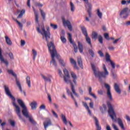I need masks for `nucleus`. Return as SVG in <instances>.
I'll return each mask as SVG.
<instances>
[{
  "instance_id": "obj_1",
  "label": "nucleus",
  "mask_w": 130,
  "mask_h": 130,
  "mask_svg": "<svg viewBox=\"0 0 130 130\" xmlns=\"http://www.w3.org/2000/svg\"><path fill=\"white\" fill-rule=\"evenodd\" d=\"M37 30L38 33H40V34L42 35L43 39L45 40L47 43L48 47L52 57V60L50 62L51 63H52L54 67L56 68L57 67V63H56V61H55V57L58 59V58L60 57V55L57 54V52H56V50L53 43H52V42H51L50 43H48L49 42V39H50L51 35L49 29L48 28L47 31H46L44 25L42 24L37 27Z\"/></svg>"
},
{
  "instance_id": "obj_2",
  "label": "nucleus",
  "mask_w": 130,
  "mask_h": 130,
  "mask_svg": "<svg viewBox=\"0 0 130 130\" xmlns=\"http://www.w3.org/2000/svg\"><path fill=\"white\" fill-rule=\"evenodd\" d=\"M91 66L95 77H96V78H99L100 82H102V78L106 79V78L109 76V72H108V70H107L105 64H103L102 72H100L99 69L96 67L94 64L91 63Z\"/></svg>"
},
{
  "instance_id": "obj_3",
  "label": "nucleus",
  "mask_w": 130,
  "mask_h": 130,
  "mask_svg": "<svg viewBox=\"0 0 130 130\" xmlns=\"http://www.w3.org/2000/svg\"><path fill=\"white\" fill-rule=\"evenodd\" d=\"M107 105L109 108L108 112L110 117H111L113 121L117 122L122 129H124V125L123 124V122H122V120L120 118H118L116 119V114H115V112L114 111L112 105H111L110 103L108 102Z\"/></svg>"
},
{
  "instance_id": "obj_4",
  "label": "nucleus",
  "mask_w": 130,
  "mask_h": 130,
  "mask_svg": "<svg viewBox=\"0 0 130 130\" xmlns=\"http://www.w3.org/2000/svg\"><path fill=\"white\" fill-rule=\"evenodd\" d=\"M17 102L20 107L22 109V112L23 115H24L26 118H28L29 122L31 123L32 124H36V122H35L34 119H33V117H32V115L30 114L29 111H28V109L27 108V107H26V105H25V104H24L23 101L21 99H18L17 100Z\"/></svg>"
},
{
  "instance_id": "obj_5",
  "label": "nucleus",
  "mask_w": 130,
  "mask_h": 130,
  "mask_svg": "<svg viewBox=\"0 0 130 130\" xmlns=\"http://www.w3.org/2000/svg\"><path fill=\"white\" fill-rule=\"evenodd\" d=\"M4 88L6 95H7L8 97H10L11 100L13 101L12 102V104L15 108V111L16 113L17 114L20 119H23L22 116H21V108H20V107L19 106L16 104V99L15 98V97H14V96H13V95H12V93H11V91H10V88L8 87V86L5 85L4 86Z\"/></svg>"
},
{
  "instance_id": "obj_6",
  "label": "nucleus",
  "mask_w": 130,
  "mask_h": 130,
  "mask_svg": "<svg viewBox=\"0 0 130 130\" xmlns=\"http://www.w3.org/2000/svg\"><path fill=\"white\" fill-rule=\"evenodd\" d=\"M63 72L64 74V76L63 77L64 82L66 83V84H70L71 85L72 93H73V94L75 95L76 97H79V94L76 92V90H75V86H74L73 82H72V80H71V76H70L69 71L67 69L64 68L63 69Z\"/></svg>"
},
{
  "instance_id": "obj_7",
  "label": "nucleus",
  "mask_w": 130,
  "mask_h": 130,
  "mask_svg": "<svg viewBox=\"0 0 130 130\" xmlns=\"http://www.w3.org/2000/svg\"><path fill=\"white\" fill-rule=\"evenodd\" d=\"M8 73H9V74H10V75H12L13 77H14V78H15L16 84L18 86L20 92H23V89H22V86H21L20 81H19V80L17 78V74H16L15 72H14L13 70H8Z\"/></svg>"
},
{
  "instance_id": "obj_8",
  "label": "nucleus",
  "mask_w": 130,
  "mask_h": 130,
  "mask_svg": "<svg viewBox=\"0 0 130 130\" xmlns=\"http://www.w3.org/2000/svg\"><path fill=\"white\" fill-rule=\"evenodd\" d=\"M105 87L107 89V97L111 102L113 101V98L112 94H111V90L110 89V85L108 84L105 83Z\"/></svg>"
},
{
  "instance_id": "obj_9",
  "label": "nucleus",
  "mask_w": 130,
  "mask_h": 130,
  "mask_svg": "<svg viewBox=\"0 0 130 130\" xmlns=\"http://www.w3.org/2000/svg\"><path fill=\"white\" fill-rule=\"evenodd\" d=\"M68 39L69 41H70V43L71 44H73V47L74 48V51L77 53L78 52V46H77V44L76 43L73 42V38L72 37V35L70 33L68 34Z\"/></svg>"
},
{
  "instance_id": "obj_10",
  "label": "nucleus",
  "mask_w": 130,
  "mask_h": 130,
  "mask_svg": "<svg viewBox=\"0 0 130 130\" xmlns=\"http://www.w3.org/2000/svg\"><path fill=\"white\" fill-rule=\"evenodd\" d=\"M127 11H128V8H125L122 10L121 12L120 13V16H123L122 18L123 19H126L127 17H128V13H127Z\"/></svg>"
},
{
  "instance_id": "obj_11",
  "label": "nucleus",
  "mask_w": 130,
  "mask_h": 130,
  "mask_svg": "<svg viewBox=\"0 0 130 130\" xmlns=\"http://www.w3.org/2000/svg\"><path fill=\"white\" fill-rule=\"evenodd\" d=\"M42 79L45 81V82H51V79H52V76L50 74H41V75Z\"/></svg>"
},
{
  "instance_id": "obj_12",
  "label": "nucleus",
  "mask_w": 130,
  "mask_h": 130,
  "mask_svg": "<svg viewBox=\"0 0 130 130\" xmlns=\"http://www.w3.org/2000/svg\"><path fill=\"white\" fill-rule=\"evenodd\" d=\"M106 60L107 61L110 62L112 69H115V63L110 60V55L108 53H106Z\"/></svg>"
},
{
  "instance_id": "obj_13",
  "label": "nucleus",
  "mask_w": 130,
  "mask_h": 130,
  "mask_svg": "<svg viewBox=\"0 0 130 130\" xmlns=\"http://www.w3.org/2000/svg\"><path fill=\"white\" fill-rule=\"evenodd\" d=\"M62 21L63 25L67 26L70 31H73V26H72V24H71V22L69 20H64V19H62Z\"/></svg>"
},
{
  "instance_id": "obj_14",
  "label": "nucleus",
  "mask_w": 130,
  "mask_h": 130,
  "mask_svg": "<svg viewBox=\"0 0 130 130\" xmlns=\"http://www.w3.org/2000/svg\"><path fill=\"white\" fill-rule=\"evenodd\" d=\"M71 78L73 79V82L75 84L76 86H77V80L78 79V77L77 76V74L75 73L74 72L71 71L70 72Z\"/></svg>"
},
{
  "instance_id": "obj_15",
  "label": "nucleus",
  "mask_w": 130,
  "mask_h": 130,
  "mask_svg": "<svg viewBox=\"0 0 130 130\" xmlns=\"http://www.w3.org/2000/svg\"><path fill=\"white\" fill-rule=\"evenodd\" d=\"M44 128L46 130V128L50 126V125H52V123H51V121L49 119H47L46 121H45L43 123Z\"/></svg>"
},
{
  "instance_id": "obj_16",
  "label": "nucleus",
  "mask_w": 130,
  "mask_h": 130,
  "mask_svg": "<svg viewBox=\"0 0 130 130\" xmlns=\"http://www.w3.org/2000/svg\"><path fill=\"white\" fill-rule=\"evenodd\" d=\"M0 60L2 62H3L8 67L9 66V62L8 60L4 59V57H3V55L2 54V49L0 48Z\"/></svg>"
},
{
  "instance_id": "obj_17",
  "label": "nucleus",
  "mask_w": 130,
  "mask_h": 130,
  "mask_svg": "<svg viewBox=\"0 0 130 130\" xmlns=\"http://www.w3.org/2000/svg\"><path fill=\"white\" fill-rule=\"evenodd\" d=\"M93 119L95 120V126L96 127V130H101V126L99 125V121L96 117H93Z\"/></svg>"
},
{
  "instance_id": "obj_18",
  "label": "nucleus",
  "mask_w": 130,
  "mask_h": 130,
  "mask_svg": "<svg viewBox=\"0 0 130 130\" xmlns=\"http://www.w3.org/2000/svg\"><path fill=\"white\" fill-rule=\"evenodd\" d=\"M82 103L84 107H85V108L87 109L88 112V114L90 115V116H93V115L92 114V112H91V110L89 108V107L88 106V105L87 104V103H86V102H83Z\"/></svg>"
},
{
  "instance_id": "obj_19",
  "label": "nucleus",
  "mask_w": 130,
  "mask_h": 130,
  "mask_svg": "<svg viewBox=\"0 0 130 130\" xmlns=\"http://www.w3.org/2000/svg\"><path fill=\"white\" fill-rule=\"evenodd\" d=\"M114 89L118 94H121V89H120L119 85L117 83H115L114 84Z\"/></svg>"
},
{
  "instance_id": "obj_20",
  "label": "nucleus",
  "mask_w": 130,
  "mask_h": 130,
  "mask_svg": "<svg viewBox=\"0 0 130 130\" xmlns=\"http://www.w3.org/2000/svg\"><path fill=\"white\" fill-rule=\"evenodd\" d=\"M5 41L7 44L9 45V46H12V45H13V42H12L11 39H10L8 36H5Z\"/></svg>"
},
{
  "instance_id": "obj_21",
  "label": "nucleus",
  "mask_w": 130,
  "mask_h": 130,
  "mask_svg": "<svg viewBox=\"0 0 130 130\" xmlns=\"http://www.w3.org/2000/svg\"><path fill=\"white\" fill-rule=\"evenodd\" d=\"M70 60L71 63L74 65V69H76V70H79V67H78V66H77V62L73 58H70Z\"/></svg>"
},
{
  "instance_id": "obj_22",
  "label": "nucleus",
  "mask_w": 130,
  "mask_h": 130,
  "mask_svg": "<svg viewBox=\"0 0 130 130\" xmlns=\"http://www.w3.org/2000/svg\"><path fill=\"white\" fill-rule=\"evenodd\" d=\"M77 61H78V66H79V67H80L81 69H83L84 67L83 66V60H82V58L81 57V56H79L78 57Z\"/></svg>"
},
{
  "instance_id": "obj_23",
  "label": "nucleus",
  "mask_w": 130,
  "mask_h": 130,
  "mask_svg": "<svg viewBox=\"0 0 130 130\" xmlns=\"http://www.w3.org/2000/svg\"><path fill=\"white\" fill-rule=\"evenodd\" d=\"M58 61L61 67H63V68H66V67H67V62L64 61L63 59L59 58Z\"/></svg>"
},
{
  "instance_id": "obj_24",
  "label": "nucleus",
  "mask_w": 130,
  "mask_h": 130,
  "mask_svg": "<svg viewBox=\"0 0 130 130\" xmlns=\"http://www.w3.org/2000/svg\"><path fill=\"white\" fill-rule=\"evenodd\" d=\"M32 9L34 11V13H35V20H36V23H37V24H38L39 22V16L38 15V13L37 12H36V11L35 10V8H34V7H32Z\"/></svg>"
},
{
  "instance_id": "obj_25",
  "label": "nucleus",
  "mask_w": 130,
  "mask_h": 130,
  "mask_svg": "<svg viewBox=\"0 0 130 130\" xmlns=\"http://www.w3.org/2000/svg\"><path fill=\"white\" fill-rule=\"evenodd\" d=\"M86 8L87 9L89 17L91 18V9H92V5H91V4H87Z\"/></svg>"
},
{
  "instance_id": "obj_26",
  "label": "nucleus",
  "mask_w": 130,
  "mask_h": 130,
  "mask_svg": "<svg viewBox=\"0 0 130 130\" xmlns=\"http://www.w3.org/2000/svg\"><path fill=\"white\" fill-rule=\"evenodd\" d=\"M30 106H31V109H36L37 108V102L34 101L30 104Z\"/></svg>"
},
{
  "instance_id": "obj_27",
  "label": "nucleus",
  "mask_w": 130,
  "mask_h": 130,
  "mask_svg": "<svg viewBox=\"0 0 130 130\" xmlns=\"http://www.w3.org/2000/svg\"><path fill=\"white\" fill-rule=\"evenodd\" d=\"M78 48L80 51V53H83V51L84 50V48L83 47V44L80 42H78Z\"/></svg>"
},
{
  "instance_id": "obj_28",
  "label": "nucleus",
  "mask_w": 130,
  "mask_h": 130,
  "mask_svg": "<svg viewBox=\"0 0 130 130\" xmlns=\"http://www.w3.org/2000/svg\"><path fill=\"white\" fill-rule=\"evenodd\" d=\"M26 84L28 86V88L31 87V78L29 76H27L26 78Z\"/></svg>"
},
{
  "instance_id": "obj_29",
  "label": "nucleus",
  "mask_w": 130,
  "mask_h": 130,
  "mask_svg": "<svg viewBox=\"0 0 130 130\" xmlns=\"http://www.w3.org/2000/svg\"><path fill=\"white\" fill-rule=\"evenodd\" d=\"M88 92H89V95H90V96H92V97L94 98V99H97V96H96L95 95V94L92 93V87H89Z\"/></svg>"
},
{
  "instance_id": "obj_30",
  "label": "nucleus",
  "mask_w": 130,
  "mask_h": 130,
  "mask_svg": "<svg viewBox=\"0 0 130 130\" xmlns=\"http://www.w3.org/2000/svg\"><path fill=\"white\" fill-rule=\"evenodd\" d=\"M81 30L82 31L83 35H84L85 37L88 36V32H87V29H86V27L85 26L81 27Z\"/></svg>"
},
{
  "instance_id": "obj_31",
  "label": "nucleus",
  "mask_w": 130,
  "mask_h": 130,
  "mask_svg": "<svg viewBox=\"0 0 130 130\" xmlns=\"http://www.w3.org/2000/svg\"><path fill=\"white\" fill-rule=\"evenodd\" d=\"M85 37L87 43H88V44H89V45H90L91 47H92V43L91 42V39L90 38V37H89V36H86Z\"/></svg>"
},
{
  "instance_id": "obj_32",
  "label": "nucleus",
  "mask_w": 130,
  "mask_h": 130,
  "mask_svg": "<svg viewBox=\"0 0 130 130\" xmlns=\"http://www.w3.org/2000/svg\"><path fill=\"white\" fill-rule=\"evenodd\" d=\"M67 93L69 96H71V97L72 98L73 100H75V97H74V95L73 94V93L71 92V90L69 88H67Z\"/></svg>"
},
{
  "instance_id": "obj_33",
  "label": "nucleus",
  "mask_w": 130,
  "mask_h": 130,
  "mask_svg": "<svg viewBox=\"0 0 130 130\" xmlns=\"http://www.w3.org/2000/svg\"><path fill=\"white\" fill-rule=\"evenodd\" d=\"M61 118L63 123H64V124L67 125V124H68V120H67V118L66 117V116H64V115L63 114H62Z\"/></svg>"
},
{
  "instance_id": "obj_34",
  "label": "nucleus",
  "mask_w": 130,
  "mask_h": 130,
  "mask_svg": "<svg viewBox=\"0 0 130 130\" xmlns=\"http://www.w3.org/2000/svg\"><path fill=\"white\" fill-rule=\"evenodd\" d=\"M91 37L92 39H97V38H98V34L96 32L93 31Z\"/></svg>"
},
{
  "instance_id": "obj_35",
  "label": "nucleus",
  "mask_w": 130,
  "mask_h": 130,
  "mask_svg": "<svg viewBox=\"0 0 130 130\" xmlns=\"http://www.w3.org/2000/svg\"><path fill=\"white\" fill-rule=\"evenodd\" d=\"M32 58L34 59V60H35L36 58V56H37V51H36V50L32 49Z\"/></svg>"
},
{
  "instance_id": "obj_36",
  "label": "nucleus",
  "mask_w": 130,
  "mask_h": 130,
  "mask_svg": "<svg viewBox=\"0 0 130 130\" xmlns=\"http://www.w3.org/2000/svg\"><path fill=\"white\" fill-rule=\"evenodd\" d=\"M96 14L98 15V16L100 18V19H102L103 14H102V12H100V9L97 10Z\"/></svg>"
},
{
  "instance_id": "obj_37",
  "label": "nucleus",
  "mask_w": 130,
  "mask_h": 130,
  "mask_svg": "<svg viewBox=\"0 0 130 130\" xmlns=\"http://www.w3.org/2000/svg\"><path fill=\"white\" fill-rule=\"evenodd\" d=\"M25 10L23 9V10H21L20 14L18 16V18H22V17H23V15H24V14H25Z\"/></svg>"
},
{
  "instance_id": "obj_38",
  "label": "nucleus",
  "mask_w": 130,
  "mask_h": 130,
  "mask_svg": "<svg viewBox=\"0 0 130 130\" xmlns=\"http://www.w3.org/2000/svg\"><path fill=\"white\" fill-rule=\"evenodd\" d=\"M70 7L71 9V12H75V5L73 2H70Z\"/></svg>"
},
{
  "instance_id": "obj_39",
  "label": "nucleus",
  "mask_w": 130,
  "mask_h": 130,
  "mask_svg": "<svg viewBox=\"0 0 130 130\" xmlns=\"http://www.w3.org/2000/svg\"><path fill=\"white\" fill-rule=\"evenodd\" d=\"M9 122L11 125L13 126V127H15V126H16V122L13 120H10Z\"/></svg>"
},
{
  "instance_id": "obj_40",
  "label": "nucleus",
  "mask_w": 130,
  "mask_h": 130,
  "mask_svg": "<svg viewBox=\"0 0 130 130\" xmlns=\"http://www.w3.org/2000/svg\"><path fill=\"white\" fill-rule=\"evenodd\" d=\"M98 39L100 43H101V44H102V43H103V37H102V36L99 35L98 36Z\"/></svg>"
},
{
  "instance_id": "obj_41",
  "label": "nucleus",
  "mask_w": 130,
  "mask_h": 130,
  "mask_svg": "<svg viewBox=\"0 0 130 130\" xmlns=\"http://www.w3.org/2000/svg\"><path fill=\"white\" fill-rule=\"evenodd\" d=\"M60 40L62 41V43H66L67 42V39L64 38V36H60Z\"/></svg>"
},
{
  "instance_id": "obj_42",
  "label": "nucleus",
  "mask_w": 130,
  "mask_h": 130,
  "mask_svg": "<svg viewBox=\"0 0 130 130\" xmlns=\"http://www.w3.org/2000/svg\"><path fill=\"white\" fill-rule=\"evenodd\" d=\"M50 26L52 28H53V29H54V30L57 29V28H58L57 25L54 24H52V23L50 24Z\"/></svg>"
},
{
  "instance_id": "obj_43",
  "label": "nucleus",
  "mask_w": 130,
  "mask_h": 130,
  "mask_svg": "<svg viewBox=\"0 0 130 130\" xmlns=\"http://www.w3.org/2000/svg\"><path fill=\"white\" fill-rule=\"evenodd\" d=\"M40 12H41V15L43 17V19L44 20L45 19V18H46L45 13H44V12L43 11V10L41 9H40Z\"/></svg>"
},
{
  "instance_id": "obj_44",
  "label": "nucleus",
  "mask_w": 130,
  "mask_h": 130,
  "mask_svg": "<svg viewBox=\"0 0 130 130\" xmlns=\"http://www.w3.org/2000/svg\"><path fill=\"white\" fill-rule=\"evenodd\" d=\"M15 22H16V23H17V24L20 28H23V24H22V23H21V22H20L19 21H18V20L16 19Z\"/></svg>"
},
{
  "instance_id": "obj_45",
  "label": "nucleus",
  "mask_w": 130,
  "mask_h": 130,
  "mask_svg": "<svg viewBox=\"0 0 130 130\" xmlns=\"http://www.w3.org/2000/svg\"><path fill=\"white\" fill-rule=\"evenodd\" d=\"M89 52L92 57H94V55H95V54L94 53V50L90 49L89 50Z\"/></svg>"
},
{
  "instance_id": "obj_46",
  "label": "nucleus",
  "mask_w": 130,
  "mask_h": 130,
  "mask_svg": "<svg viewBox=\"0 0 130 130\" xmlns=\"http://www.w3.org/2000/svg\"><path fill=\"white\" fill-rule=\"evenodd\" d=\"M104 37L107 40H109V35L108 33L104 34Z\"/></svg>"
},
{
  "instance_id": "obj_47",
  "label": "nucleus",
  "mask_w": 130,
  "mask_h": 130,
  "mask_svg": "<svg viewBox=\"0 0 130 130\" xmlns=\"http://www.w3.org/2000/svg\"><path fill=\"white\" fill-rule=\"evenodd\" d=\"M9 55L11 59H14V55L13 54V53H12V52H10Z\"/></svg>"
},
{
  "instance_id": "obj_48",
  "label": "nucleus",
  "mask_w": 130,
  "mask_h": 130,
  "mask_svg": "<svg viewBox=\"0 0 130 130\" xmlns=\"http://www.w3.org/2000/svg\"><path fill=\"white\" fill-rule=\"evenodd\" d=\"M52 112L53 115H54V116L55 117H56V118H58V116L57 115L56 113H55V112H54V111L52 110Z\"/></svg>"
},
{
  "instance_id": "obj_49",
  "label": "nucleus",
  "mask_w": 130,
  "mask_h": 130,
  "mask_svg": "<svg viewBox=\"0 0 130 130\" xmlns=\"http://www.w3.org/2000/svg\"><path fill=\"white\" fill-rule=\"evenodd\" d=\"M46 107L44 105H42L41 106H40V109L41 110H42L43 109H46Z\"/></svg>"
},
{
  "instance_id": "obj_50",
  "label": "nucleus",
  "mask_w": 130,
  "mask_h": 130,
  "mask_svg": "<svg viewBox=\"0 0 130 130\" xmlns=\"http://www.w3.org/2000/svg\"><path fill=\"white\" fill-rule=\"evenodd\" d=\"M26 44V42L24 40H21V46H24Z\"/></svg>"
},
{
  "instance_id": "obj_51",
  "label": "nucleus",
  "mask_w": 130,
  "mask_h": 130,
  "mask_svg": "<svg viewBox=\"0 0 130 130\" xmlns=\"http://www.w3.org/2000/svg\"><path fill=\"white\" fill-rule=\"evenodd\" d=\"M79 92L81 94L83 95V93H84V91H83V89H82V88L79 87Z\"/></svg>"
},
{
  "instance_id": "obj_52",
  "label": "nucleus",
  "mask_w": 130,
  "mask_h": 130,
  "mask_svg": "<svg viewBox=\"0 0 130 130\" xmlns=\"http://www.w3.org/2000/svg\"><path fill=\"white\" fill-rule=\"evenodd\" d=\"M112 127H113L114 130H119V129H118V128H117V126H116V125L113 123L112 124Z\"/></svg>"
},
{
  "instance_id": "obj_53",
  "label": "nucleus",
  "mask_w": 130,
  "mask_h": 130,
  "mask_svg": "<svg viewBox=\"0 0 130 130\" xmlns=\"http://www.w3.org/2000/svg\"><path fill=\"white\" fill-rule=\"evenodd\" d=\"M62 98L63 99H65V100H68V98H67V95H66V94L64 93H63L62 94Z\"/></svg>"
},
{
  "instance_id": "obj_54",
  "label": "nucleus",
  "mask_w": 130,
  "mask_h": 130,
  "mask_svg": "<svg viewBox=\"0 0 130 130\" xmlns=\"http://www.w3.org/2000/svg\"><path fill=\"white\" fill-rule=\"evenodd\" d=\"M108 49H109L110 50H114V49H115V48H114V47L112 46H110L108 47Z\"/></svg>"
},
{
  "instance_id": "obj_55",
  "label": "nucleus",
  "mask_w": 130,
  "mask_h": 130,
  "mask_svg": "<svg viewBox=\"0 0 130 130\" xmlns=\"http://www.w3.org/2000/svg\"><path fill=\"white\" fill-rule=\"evenodd\" d=\"M121 5H127V1L123 0L121 2Z\"/></svg>"
},
{
  "instance_id": "obj_56",
  "label": "nucleus",
  "mask_w": 130,
  "mask_h": 130,
  "mask_svg": "<svg viewBox=\"0 0 130 130\" xmlns=\"http://www.w3.org/2000/svg\"><path fill=\"white\" fill-rule=\"evenodd\" d=\"M48 99L50 102H52V100H51V96H50V94H48Z\"/></svg>"
},
{
  "instance_id": "obj_57",
  "label": "nucleus",
  "mask_w": 130,
  "mask_h": 130,
  "mask_svg": "<svg viewBox=\"0 0 130 130\" xmlns=\"http://www.w3.org/2000/svg\"><path fill=\"white\" fill-rule=\"evenodd\" d=\"M98 93L99 95H103V91H102V90H98Z\"/></svg>"
},
{
  "instance_id": "obj_58",
  "label": "nucleus",
  "mask_w": 130,
  "mask_h": 130,
  "mask_svg": "<svg viewBox=\"0 0 130 130\" xmlns=\"http://www.w3.org/2000/svg\"><path fill=\"white\" fill-rule=\"evenodd\" d=\"M98 53L99 54L100 56H101V57H103V56H104V54H103V53L102 52V51H99L98 52Z\"/></svg>"
},
{
  "instance_id": "obj_59",
  "label": "nucleus",
  "mask_w": 130,
  "mask_h": 130,
  "mask_svg": "<svg viewBox=\"0 0 130 130\" xmlns=\"http://www.w3.org/2000/svg\"><path fill=\"white\" fill-rule=\"evenodd\" d=\"M58 74L61 77H62V72H61V70H58Z\"/></svg>"
},
{
  "instance_id": "obj_60",
  "label": "nucleus",
  "mask_w": 130,
  "mask_h": 130,
  "mask_svg": "<svg viewBox=\"0 0 130 130\" xmlns=\"http://www.w3.org/2000/svg\"><path fill=\"white\" fill-rule=\"evenodd\" d=\"M119 41V39H116L115 41H113L114 44H116L117 43V42Z\"/></svg>"
},
{
  "instance_id": "obj_61",
  "label": "nucleus",
  "mask_w": 130,
  "mask_h": 130,
  "mask_svg": "<svg viewBox=\"0 0 130 130\" xmlns=\"http://www.w3.org/2000/svg\"><path fill=\"white\" fill-rule=\"evenodd\" d=\"M31 0H27V6L31 8V5H30V2Z\"/></svg>"
},
{
  "instance_id": "obj_62",
  "label": "nucleus",
  "mask_w": 130,
  "mask_h": 130,
  "mask_svg": "<svg viewBox=\"0 0 130 130\" xmlns=\"http://www.w3.org/2000/svg\"><path fill=\"white\" fill-rule=\"evenodd\" d=\"M93 102H91L90 103H89V106L90 107V108H93Z\"/></svg>"
},
{
  "instance_id": "obj_63",
  "label": "nucleus",
  "mask_w": 130,
  "mask_h": 130,
  "mask_svg": "<svg viewBox=\"0 0 130 130\" xmlns=\"http://www.w3.org/2000/svg\"><path fill=\"white\" fill-rule=\"evenodd\" d=\"M106 129L111 130V128L110 127V126L109 125H107Z\"/></svg>"
},
{
  "instance_id": "obj_64",
  "label": "nucleus",
  "mask_w": 130,
  "mask_h": 130,
  "mask_svg": "<svg viewBox=\"0 0 130 130\" xmlns=\"http://www.w3.org/2000/svg\"><path fill=\"white\" fill-rule=\"evenodd\" d=\"M54 106L56 109H57L58 108V105L56 104H54Z\"/></svg>"
}]
</instances>
